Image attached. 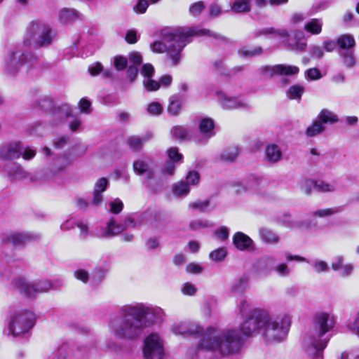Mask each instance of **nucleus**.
Here are the masks:
<instances>
[{
	"label": "nucleus",
	"mask_w": 359,
	"mask_h": 359,
	"mask_svg": "<svg viewBox=\"0 0 359 359\" xmlns=\"http://www.w3.org/2000/svg\"><path fill=\"white\" fill-rule=\"evenodd\" d=\"M164 312L160 307H154L143 303H135L122 306L117 315L109 322L110 333L116 339L135 340L144 330L163 320Z\"/></svg>",
	"instance_id": "nucleus-1"
},
{
	"label": "nucleus",
	"mask_w": 359,
	"mask_h": 359,
	"mask_svg": "<svg viewBox=\"0 0 359 359\" xmlns=\"http://www.w3.org/2000/svg\"><path fill=\"white\" fill-rule=\"evenodd\" d=\"M172 331L176 335L197 334L201 337L199 348L217 351L222 355L238 351L243 341L241 333L235 330H220L209 327L204 330L198 325L186 322L174 325Z\"/></svg>",
	"instance_id": "nucleus-2"
},
{
	"label": "nucleus",
	"mask_w": 359,
	"mask_h": 359,
	"mask_svg": "<svg viewBox=\"0 0 359 359\" xmlns=\"http://www.w3.org/2000/svg\"><path fill=\"white\" fill-rule=\"evenodd\" d=\"M192 36H208L222 41L225 39L219 34L197 27L164 28L161 32V41H156L150 45V48L156 53H166L172 64L177 65L181 60L182 50L191 42Z\"/></svg>",
	"instance_id": "nucleus-3"
},
{
	"label": "nucleus",
	"mask_w": 359,
	"mask_h": 359,
	"mask_svg": "<svg viewBox=\"0 0 359 359\" xmlns=\"http://www.w3.org/2000/svg\"><path fill=\"white\" fill-rule=\"evenodd\" d=\"M335 323V318L330 313L322 311L314 316L313 327L305 339V343L313 348L316 356H321L330 339V332L333 330Z\"/></svg>",
	"instance_id": "nucleus-4"
},
{
	"label": "nucleus",
	"mask_w": 359,
	"mask_h": 359,
	"mask_svg": "<svg viewBox=\"0 0 359 359\" xmlns=\"http://www.w3.org/2000/svg\"><path fill=\"white\" fill-rule=\"evenodd\" d=\"M55 36V32L48 24L32 21L27 27L24 43L36 49L46 48L52 44Z\"/></svg>",
	"instance_id": "nucleus-5"
},
{
	"label": "nucleus",
	"mask_w": 359,
	"mask_h": 359,
	"mask_svg": "<svg viewBox=\"0 0 359 359\" xmlns=\"http://www.w3.org/2000/svg\"><path fill=\"white\" fill-rule=\"evenodd\" d=\"M133 170L138 175H143V184L150 192L159 191L163 180L156 174L153 161L147 156H142L133 162Z\"/></svg>",
	"instance_id": "nucleus-6"
},
{
	"label": "nucleus",
	"mask_w": 359,
	"mask_h": 359,
	"mask_svg": "<svg viewBox=\"0 0 359 359\" xmlns=\"http://www.w3.org/2000/svg\"><path fill=\"white\" fill-rule=\"evenodd\" d=\"M8 330L14 337H25L35 323L34 314L27 310H15L10 312Z\"/></svg>",
	"instance_id": "nucleus-7"
},
{
	"label": "nucleus",
	"mask_w": 359,
	"mask_h": 359,
	"mask_svg": "<svg viewBox=\"0 0 359 359\" xmlns=\"http://www.w3.org/2000/svg\"><path fill=\"white\" fill-rule=\"evenodd\" d=\"M290 323V317L287 314L276 318H271L269 314V319L263 326L262 334L269 342H280L286 337Z\"/></svg>",
	"instance_id": "nucleus-8"
},
{
	"label": "nucleus",
	"mask_w": 359,
	"mask_h": 359,
	"mask_svg": "<svg viewBox=\"0 0 359 359\" xmlns=\"http://www.w3.org/2000/svg\"><path fill=\"white\" fill-rule=\"evenodd\" d=\"M39 66V58L31 53H25L20 50H11L5 61L6 72L13 75L20 68H25L26 71L36 68Z\"/></svg>",
	"instance_id": "nucleus-9"
},
{
	"label": "nucleus",
	"mask_w": 359,
	"mask_h": 359,
	"mask_svg": "<svg viewBox=\"0 0 359 359\" xmlns=\"http://www.w3.org/2000/svg\"><path fill=\"white\" fill-rule=\"evenodd\" d=\"M269 319V312L266 310L254 309L248 318L240 325V332L245 337H252L262 333L263 326Z\"/></svg>",
	"instance_id": "nucleus-10"
},
{
	"label": "nucleus",
	"mask_w": 359,
	"mask_h": 359,
	"mask_svg": "<svg viewBox=\"0 0 359 359\" xmlns=\"http://www.w3.org/2000/svg\"><path fill=\"white\" fill-rule=\"evenodd\" d=\"M109 184V180L105 177L98 179L94 184L92 198L87 201L84 198H79L76 201L77 208L82 211H88L100 207L103 202L102 194L107 190Z\"/></svg>",
	"instance_id": "nucleus-11"
},
{
	"label": "nucleus",
	"mask_w": 359,
	"mask_h": 359,
	"mask_svg": "<svg viewBox=\"0 0 359 359\" xmlns=\"http://www.w3.org/2000/svg\"><path fill=\"white\" fill-rule=\"evenodd\" d=\"M144 359H162L164 355V341L157 333L149 334L144 340L142 348Z\"/></svg>",
	"instance_id": "nucleus-12"
},
{
	"label": "nucleus",
	"mask_w": 359,
	"mask_h": 359,
	"mask_svg": "<svg viewBox=\"0 0 359 359\" xmlns=\"http://www.w3.org/2000/svg\"><path fill=\"white\" fill-rule=\"evenodd\" d=\"M15 286L19 292L27 297H32L38 293L46 292L55 287L54 283L49 280H41L34 283H28L23 279L15 281Z\"/></svg>",
	"instance_id": "nucleus-13"
},
{
	"label": "nucleus",
	"mask_w": 359,
	"mask_h": 359,
	"mask_svg": "<svg viewBox=\"0 0 359 359\" xmlns=\"http://www.w3.org/2000/svg\"><path fill=\"white\" fill-rule=\"evenodd\" d=\"M217 99L220 107L225 110L245 109L252 108L251 104L241 95L231 96L223 92L217 93Z\"/></svg>",
	"instance_id": "nucleus-14"
},
{
	"label": "nucleus",
	"mask_w": 359,
	"mask_h": 359,
	"mask_svg": "<svg viewBox=\"0 0 359 359\" xmlns=\"http://www.w3.org/2000/svg\"><path fill=\"white\" fill-rule=\"evenodd\" d=\"M259 75L264 79L272 78L275 75H294L299 72L298 67L294 65H264L257 69Z\"/></svg>",
	"instance_id": "nucleus-15"
},
{
	"label": "nucleus",
	"mask_w": 359,
	"mask_h": 359,
	"mask_svg": "<svg viewBox=\"0 0 359 359\" xmlns=\"http://www.w3.org/2000/svg\"><path fill=\"white\" fill-rule=\"evenodd\" d=\"M40 238L41 236L37 233L11 231L5 233L2 241L4 243L11 244L15 248H22L27 243L38 241Z\"/></svg>",
	"instance_id": "nucleus-16"
},
{
	"label": "nucleus",
	"mask_w": 359,
	"mask_h": 359,
	"mask_svg": "<svg viewBox=\"0 0 359 359\" xmlns=\"http://www.w3.org/2000/svg\"><path fill=\"white\" fill-rule=\"evenodd\" d=\"M199 133L193 136V141L199 145H205L215 135V123L210 118H203L199 123Z\"/></svg>",
	"instance_id": "nucleus-17"
},
{
	"label": "nucleus",
	"mask_w": 359,
	"mask_h": 359,
	"mask_svg": "<svg viewBox=\"0 0 359 359\" xmlns=\"http://www.w3.org/2000/svg\"><path fill=\"white\" fill-rule=\"evenodd\" d=\"M276 258L269 255L259 257L254 265L255 272L262 276H267L273 271Z\"/></svg>",
	"instance_id": "nucleus-18"
},
{
	"label": "nucleus",
	"mask_w": 359,
	"mask_h": 359,
	"mask_svg": "<svg viewBox=\"0 0 359 359\" xmlns=\"http://www.w3.org/2000/svg\"><path fill=\"white\" fill-rule=\"evenodd\" d=\"M22 145L20 142H10L0 147V158H18L21 156Z\"/></svg>",
	"instance_id": "nucleus-19"
},
{
	"label": "nucleus",
	"mask_w": 359,
	"mask_h": 359,
	"mask_svg": "<svg viewBox=\"0 0 359 359\" xmlns=\"http://www.w3.org/2000/svg\"><path fill=\"white\" fill-rule=\"evenodd\" d=\"M124 230V227L121 224L116 223L114 219L107 222L106 227H101L99 231L95 233L98 238H111L114 237Z\"/></svg>",
	"instance_id": "nucleus-20"
},
{
	"label": "nucleus",
	"mask_w": 359,
	"mask_h": 359,
	"mask_svg": "<svg viewBox=\"0 0 359 359\" xmlns=\"http://www.w3.org/2000/svg\"><path fill=\"white\" fill-rule=\"evenodd\" d=\"M233 243L240 251L250 250L254 248V241L252 239L241 231L236 232L233 236Z\"/></svg>",
	"instance_id": "nucleus-21"
},
{
	"label": "nucleus",
	"mask_w": 359,
	"mask_h": 359,
	"mask_svg": "<svg viewBox=\"0 0 359 359\" xmlns=\"http://www.w3.org/2000/svg\"><path fill=\"white\" fill-rule=\"evenodd\" d=\"M258 234L261 241L266 245H276L280 241V236L267 227L259 228Z\"/></svg>",
	"instance_id": "nucleus-22"
},
{
	"label": "nucleus",
	"mask_w": 359,
	"mask_h": 359,
	"mask_svg": "<svg viewBox=\"0 0 359 359\" xmlns=\"http://www.w3.org/2000/svg\"><path fill=\"white\" fill-rule=\"evenodd\" d=\"M185 96L181 94H175L169 98L168 106V112L171 116H177L180 114L183 104L185 100Z\"/></svg>",
	"instance_id": "nucleus-23"
},
{
	"label": "nucleus",
	"mask_w": 359,
	"mask_h": 359,
	"mask_svg": "<svg viewBox=\"0 0 359 359\" xmlns=\"http://www.w3.org/2000/svg\"><path fill=\"white\" fill-rule=\"evenodd\" d=\"M151 137L152 134L151 133H148L142 137L133 135L128 138L127 143L132 150L140 151L143 144L149 140Z\"/></svg>",
	"instance_id": "nucleus-24"
},
{
	"label": "nucleus",
	"mask_w": 359,
	"mask_h": 359,
	"mask_svg": "<svg viewBox=\"0 0 359 359\" xmlns=\"http://www.w3.org/2000/svg\"><path fill=\"white\" fill-rule=\"evenodd\" d=\"M6 169L13 180H20L27 177V172L20 165L15 163L8 164Z\"/></svg>",
	"instance_id": "nucleus-25"
},
{
	"label": "nucleus",
	"mask_w": 359,
	"mask_h": 359,
	"mask_svg": "<svg viewBox=\"0 0 359 359\" xmlns=\"http://www.w3.org/2000/svg\"><path fill=\"white\" fill-rule=\"evenodd\" d=\"M337 39L339 46L338 50H352L355 44L354 37L349 34H341Z\"/></svg>",
	"instance_id": "nucleus-26"
},
{
	"label": "nucleus",
	"mask_w": 359,
	"mask_h": 359,
	"mask_svg": "<svg viewBox=\"0 0 359 359\" xmlns=\"http://www.w3.org/2000/svg\"><path fill=\"white\" fill-rule=\"evenodd\" d=\"M273 35L280 38L286 39L289 36L288 32L286 29H276L274 27H264L254 32L255 37L260 36Z\"/></svg>",
	"instance_id": "nucleus-27"
},
{
	"label": "nucleus",
	"mask_w": 359,
	"mask_h": 359,
	"mask_svg": "<svg viewBox=\"0 0 359 359\" xmlns=\"http://www.w3.org/2000/svg\"><path fill=\"white\" fill-rule=\"evenodd\" d=\"M266 159L270 163H276L282 157V152L276 144L268 145L265 150Z\"/></svg>",
	"instance_id": "nucleus-28"
},
{
	"label": "nucleus",
	"mask_w": 359,
	"mask_h": 359,
	"mask_svg": "<svg viewBox=\"0 0 359 359\" xmlns=\"http://www.w3.org/2000/svg\"><path fill=\"white\" fill-rule=\"evenodd\" d=\"M72 115V109L69 104H62L54 108L53 116L61 122Z\"/></svg>",
	"instance_id": "nucleus-29"
},
{
	"label": "nucleus",
	"mask_w": 359,
	"mask_h": 359,
	"mask_svg": "<svg viewBox=\"0 0 359 359\" xmlns=\"http://www.w3.org/2000/svg\"><path fill=\"white\" fill-rule=\"evenodd\" d=\"M59 20L62 23H67L79 18V13L71 8H63L58 14Z\"/></svg>",
	"instance_id": "nucleus-30"
},
{
	"label": "nucleus",
	"mask_w": 359,
	"mask_h": 359,
	"mask_svg": "<svg viewBox=\"0 0 359 359\" xmlns=\"http://www.w3.org/2000/svg\"><path fill=\"white\" fill-rule=\"evenodd\" d=\"M317 118L322 123V124H332L338 121L337 116L327 109H322L318 115Z\"/></svg>",
	"instance_id": "nucleus-31"
},
{
	"label": "nucleus",
	"mask_w": 359,
	"mask_h": 359,
	"mask_svg": "<svg viewBox=\"0 0 359 359\" xmlns=\"http://www.w3.org/2000/svg\"><path fill=\"white\" fill-rule=\"evenodd\" d=\"M325 129L324 125L317 118L306 128L305 134L309 137H313L322 133Z\"/></svg>",
	"instance_id": "nucleus-32"
},
{
	"label": "nucleus",
	"mask_w": 359,
	"mask_h": 359,
	"mask_svg": "<svg viewBox=\"0 0 359 359\" xmlns=\"http://www.w3.org/2000/svg\"><path fill=\"white\" fill-rule=\"evenodd\" d=\"M248 277L243 275L232 284L231 291L233 292L242 293L248 288Z\"/></svg>",
	"instance_id": "nucleus-33"
},
{
	"label": "nucleus",
	"mask_w": 359,
	"mask_h": 359,
	"mask_svg": "<svg viewBox=\"0 0 359 359\" xmlns=\"http://www.w3.org/2000/svg\"><path fill=\"white\" fill-rule=\"evenodd\" d=\"M322 20L314 18L304 25V29L312 34H319L322 31Z\"/></svg>",
	"instance_id": "nucleus-34"
},
{
	"label": "nucleus",
	"mask_w": 359,
	"mask_h": 359,
	"mask_svg": "<svg viewBox=\"0 0 359 359\" xmlns=\"http://www.w3.org/2000/svg\"><path fill=\"white\" fill-rule=\"evenodd\" d=\"M239 149L236 146H231L224 150L220 154V158L225 162H233L237 158Z\"/></svg>",
	"instance_id": "nucleus-35"
},
{
	"label": "nucleus",
	"mask_w": 359,
	"mask_h": 359,
	"mask_svg": "<svg viewBox=\"0 0 359 359\" xmlns=\"http://www.w3.org/2000/svg\"><path fill=\"white\" fill-rule=\"evenodd\" d=\"M170 133L172 137L180 140H187L190 137V131L187 128L182 126H174L171 129Z\"/></svg>",
	"instance_id": "nucleus-36"
},
{
	"label": "nucleus",
	"mask_w": 359,
	"mask_h": 359,
	"mask_svg": "<svg viewBox=\"0 0 359 359\" xmlns=\"http://www.w3.org/2000/svg\"><path fill=\"white\" fill-rule=\"evenodd\" d=\"M250 0H235L231 10L235 13H246L250 11Z\"/></svg>",
	"instance_id": "nucleus-37"
},
{
	"label": "nucleus",
	"mask_w": 359,
	"mask_h": 359,
	"mask_svg": "<svg viewBox=\"0 0 359 359\" xmlns=\"http://www.w3.org/2000/svg\"><path fill=\"white\" fill-rule=\"evenodd\" d=\"M64 158H57L55 160L53 166L50 170V173L47 175V177H53L58 175L59 174L64 172L66 163Z\"/></svg>",
	"instance_id": "nucleus-38"
},
{
	"label": "nucleus",
	"mask_w": 359,
	"mask_h": 359,
	"mask_svg": "<svg viewBox=\"0 0 359 359\" xmlns=\"http://www.w3.org/2000/svg\"><path fill=\"white\" fill-rule=\"evenodd\" d=\"M189 191V186L184 181H180L172 187V193L177 197L187 196Z\"/></svg>",
	"instance_id": "nucleus-39"
},
{
	"label": "nucleus",
	"mask_w": 359,
	"mask_h": 359,
	"mask_svg": "<svg viewBox=\"0 0 359 359\" xmlns=\"http://www.w3.org/2000/svg\"><path fill=\"white\" fill-rule=\"evenodd\" d=\"M339 55L342 58L343 63L347 67H353L355 64V58L353 50L342 51L338 50Z\"/></svg>",
	"instance_id": "nucleus-40"
},
{
	"label": "nucleus",
	"mask_w": 359,
	"mask_h": 359,
	"mask_svg": "<svg viewBox=\"0 0 359 359\" xmlns=\"http://www.w3.org/2000/svg\"><path fill=\"white\" fill-rule=\"evenodd\" d=\"M153 224H151V226H154L156 229H161L165 225H166L169 220L167 216L161 212H153Z\"/></svg>",
	"instance_id": "nucleus-41"
},
{
	"label": "nucleus",
	"mask_w": 359,
	"mask_h": 359,
	"mask_svg": "<svg viewBox=\"0 0 359 359\" xmlns=\"http://www.w3.org/2000/svg\"><path fill=\"white\" fill-rule=\"evenodd\" d=\"M337 189L335 183L327 182L322 180L316 181V190L320 192H334Z\"/></svg>",
	"instance_id": "nucleus-42"
},
{
	"label": "nucleus",
	"mask_w": 359,
	"mask_h": 359,
	"mask_svg": "<svg viewBox=\"0 0 359 359\" xmlns=\"http://www.w3.org/2000/svg\"><path fill=\"white\" fill-rule=\"evenodd\" d=\"M262 53L263 50L260 46H257L251 50H248L246 48H241L238 51V55L243 57H253L262 55Z\"/></svg>",
	"instance_id": "nucleus-43"
},
{
	"label": "nucleus",
	"mask_w": 359,
	"mask_h": 359,
	"mask_svg": "<svg viewBox=\"0 0 359 359\" xmlns=\"http://www.w3.org/2000/svg\"><path fill=\"white\" fill-rule=\"evenodd\" d=\"M304 93V88L299 85H293L287 91V95L292 100H300Z\"/></svg>",
	"instance_id": "nucleus-44"
},
{
	"label": "nucleus",
	"mask_w": 359,
	"mask_h": 359,
	"mask_svg": "<svg viewBox=\"0 0 359 359\" xmlns=\"http://www.w3.org/2000/svg\"><path fill=\"white\" fill-rule=\"evenodd\" d=\"M211 226H212V224L207 219H197L192 220L189 223V229L192 231H197Z\"/></svg>",
	"instance_id": "nucleus-45"
},
{
	"label": "nucleus",
	"mask_w": 359,
	"mask_h": 359,
	"mask_svg": "<svg viewBox=\"0 0 359 359\" xmlns=\"http://www.w3.org/2000/svg\"><path fill=\"white\" fill-rule=\"evenodd\" d=\"M341 211V208L339 207L321 209L312 212V215L313 217H325L328 216H331L334 214L339 212Z\"/></svg>",
	"instance_id": "nucleus-46"
},
{
	"label": "nucleus",
	"mask_w": 359,
	"mask_h": 359,
	"mask_svg": "<svg viewBox=\"0 0 359 359\" xmlns=\"http://www.w3.org/2000/svg\"><path fill=\"white\" fill-rule=\"evenodd\" d=\"M316 181L305 179L300 184L301 191L306 195H310L313 189H316Z\"/></svg>",
	"instance_id": "nucleus-47"
},
{
	"label": "nucleus",
	"mask_w": 359,
	"mask_h": 359,
	"mask_svg": "<svg viewBox=\"0 0 359 359\" xmlns=\"http://www.w3.org/2000/svg\"><path fill=\"white\" fill-rule=\"evenodd\" d=\"M295 42L287 43V49L292 51L302 52L305 50L307 44L305 41H302L297 39V36L295 34Z\"/></svg>",
	"instance_id": "nucleus-48"
},
{
	"label": "nucleus",
	"mask_w": 359,
	"mask_h": 359,
	"mask_svg": "<svg viewBox=\"0 0 359 359\" xmlns=\"http://www.w3.org/2000/svg\"><path fill=\"white\" fill-rule=\"evenodd\" d=\"M226 256L225 248H219L210 252V258L215 262L222 261Z\"/></svg>",
	"instance_id": "nucleus-49"
},
{
	"label": "nucleus",
	"mask_w": 359,
	"mask_h": 359,
	"mask_svg": "<svg viewBox=\"0 0 359 359\" xmlns=\"http://www.w3.org/2000/svg\"><path fill=\"white\" fill-rule=\"evenodd\" d=\"M153 212L146 211L138 216V222L144 225L153 224Z\"/></svg>",
	"instance_id": "nucleus-50"
},
{
	"label": "nucleus",
	"mask_w": 359,
	"mask_h": 359,
	"mask_svg": "<svg viewBox=\"0 0 359 359\" xmlns=\"http://www.w3.org/2000/svg\"><path fill=\"white\" fill-rule=\"evenodd\" d=\"M38 104L39 108L43 111L54 110L55 108L53 100L50 98L46 97L40 99Z\"/></svg>",
	"instance_id": "nucleus-51"
},
{
	"label": "nucleus",
	"mask_w": 359,
	"mask_h": 359,
	"mask_svg": "<svg viewBox=\"0 0 359 359\" xmlns=\"http://www.w3.org/2000/svg\"><path fill=\"white\" fill-rule=\"evenodd\" d=\"M205 9V5L203 1H198L191 4L189 7V13L194 16H198Z\"/></svg>",
	"instance_id": "nucleus-52"
},
{
	"label": "nucleus",
	"mask_w": 359,
	"mask_h": 359,
	"mask_svg": "<svg viewBox=\"0 0 359 359\" xmlns=\"http://www.w3.org/2000/svg\"><path fill=\"white\" fill-rule=\"evenodd\" d=\"M148 0H139L133 6V11L137 14L144 13L149 7Z\"/></svg>",
	"instance_id": "nucleus-53"
},
{
	"label": "nucleus",
	"mask_w": 359,
	"mask_h": 359,
	"mask_svg": "<svg viewBox=\"0 0 359 359\" xmlns=\"http://www.w3.org/2000/svg\"><path fill=\"white\" fill-rule=\"evenodd\" d=\"M181 292L184 295L194 296L197 292V287L191 283H185L182 288Z\"/></svg>",
	"instance_id": "nucleus-54"
},
{
	"label": "nucleus",
	"mask_w": 359,
	"mask_h": 359,
	"mask_svg": "<svg viewBox=\"0 0 359 359\" xmlns=\"http://www.w3.org/2000/svg\"><path fill=\"white\" fill-rule=\"evenodd\" d=\"M143 84L144 88L149 91H154L160 88L159 82L153 80L151 78L144 79Z\"/></svg>",
	"instance_id": "nucleus-55"
},
{
	"label": "nucleus",
	"mask_w": 359,
	"mask_h": 359,
	"mask_svg": "<svg viewBox=\"0 0 359 359\" xmlns=\"http://www.w3.org/2000/svg\"><path fill=\"white\" fill-rule=\"evenodd\" d=\"M313 269L316 273L327 272L329 271L328 264L322 260H315L313 262Z\"/></svg>",
	"instance_id": "nucleus-56"
},
{
	"label": "nucleus",
	"mask_w": 359,
	"mask_h": 359,
	"mask_svg": "<svg viewBox=\"0 0 359 359\" xmlns=\"http://www.w3.org/2000/svg\"><path fill=\"white\" fill-rule=\"evenodd\" d=\"M348 326L353 332L359 335V313L352 317Z\"/></svg>",
	"instance_id": "nucleus-57"
},
{
	"label": "nucleus",
	"mask_w": 359,
	"mask_h": 359,
	"mask_svg": "<svg viewBox=\"0 0 359 359\" xmlns=\"http://www.w3.org/2000/svg\"><path fill=\"white\" fill-rule=\"evenodd\" d=\"M169 161L173 162H178L182 161L183 156L179 153L177 147H172L168 150Z\"/></svg>",
	"instance_id": "nucleus-58"
},
{
	"label": "nucleus",
	"mask_w": 359,
	"mask_h": 359,
	"mask_svg": "<svg viewBox=\"0 0 359 359\" xmlns=\"http://www.w3.org/2000/svg\"><path fill=\"white\" fill-rule=\"evenodd\" d=\"M147 111L151 115H159L163 111V107L158 102H151L148 105Z\"/></svg>",
	"instance_id": "nucleus-59"
},
{
	"label": "nucleus",
	"mask_w": 359,
	"mask_h": 359,
	"mask_svg": "<svg viewBox=\"0 0 359 359\" xmlns=\"http://www.w3.org/2000/svg\"><path fill=\"white\" fill-rule=\"evenodd\" d=\"M273 271L283 277L287 276L290 273V270L285 263H281L276 266L274 265Z\"/></svg>",
	"instance_id": "nucleus-60"
},
{
	"label": "nucleus",
	"mask_w": 359,
	"mask_h": 359,
	"mask_svg": "<svg viewBox=\"0 0 359 359\" xmlns=\"http://www.w3.org/2000/svg\"><path fill=\"white\" fill-rule=\"evenodd\" d=\"M200 180V175L196 171H190L186 177V183L189 185H196Z\"/></svg>",
	"instance_id": "nucleus-61"
},
{
	"label": "nucleus",
	"mask_w": 359,
	"mask_h": 359,
	"mask_svg": "<svg viewBox=\"0 0 359 359\" xmlns=\"http://www.w3.org/2000/svg\"><path fill=\"white\" fill-rule=\"evenodd\" d=\"M305 76L311 80H318L322 78V74L318 68H311L305 72Z\"/></svg>",
	"instance_id": "nucleus-62"
},
{
	"label": "nucleus",
	"mask_w": 359,
	"mask_h": 359,
	"mask_svg": "<svg viewBox=\"0 0 359 359\" xmlns=\"http://www.w3.org/2000/svg\"><path fill=\"white\" fill-rule=\"evenodd\" d=\"M110 211L114 214H118L123 210V202L116 198L114 201L109 203Z\"/></svg>",
	"instance_id": "nucleus-63"
},
{
	"label": "nucleus",
	"mask_w": 359,
	"mask_h": 359,
	"mask_svg": "<svg viewBox=\"0 0 359 359\" xmlns=\"http://www.w3.org/2000/svg\"><path fill=\"white\" fill-rule=\"evenodd\" d=\"M128 65V60L123 56H116L114 57V66L118 71L123 70Z\"/></svg>",
	"instance_id": "nucleus-64"
}]
</instances>
